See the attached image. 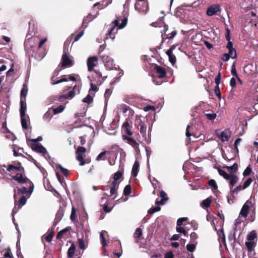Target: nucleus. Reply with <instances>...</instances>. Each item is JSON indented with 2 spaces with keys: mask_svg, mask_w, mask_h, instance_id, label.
Returning <instances> with one entry per match:
<instances>
[{
  "mask_svg": "<svg viewBox=\"0 0 258 258\" xmlns=\"http://www.w3.org/2000/svg\"><path fill=\"white\" fill-rule=\"evenodd\" d=\"M256 234L254 231H252L248 235L247 239L248 240L254 241V239L256 238Z\"/></svg>",
  "mask_w": 258,
  "mask_h": 258,
  "instance_id": "nucleus-45",
  "label": "nucleus"
},
{
  "mask_svg": "<svg viewBox=\"0 0 258 258\" xmlns=\"http://www.w3.org/2000/svg\"><path fill=\"white\" fill-rule=\"evenodd\" d=\"M21 107L20 109V115H26L25 112L26 111V103L25 100L21 99L20 101Z\"/></svg>",
  "mask_w": 258,
  "mask_h": 258,
  "instance_id": "nucleus-25",
  "label": "nucleus"
},
{
  "mask_svg": "<svg viewBox=\"0 0 258 258\" xmlns=\"http://www.w3.org/2000/svg\"><path fill=\"white\" fill-rule=\"evenodd\" d=\"M144 110L145 111H148L149 110L154 111L155 110V107L153 105H148L144 107Z\"/></svg>",
  "mask_w": 258,
  "mask_h": 258,
  "instance_id": "nucleus-59",
  "label": "nucleus"
},
{
  "mask_svg": "<svg viewBox=\"0 0 258 258\" xmlns=\"http://www.w3.org/2000/svg\"><path fill=\"white\" fill-rule=\"evenodd\" d=\"M53 78H54V77H52L51 78V81H52L51 84L53 85L60 83L63 82H66L69 80H71L72 81H76V79L73 75L63 76L61 77V78L60 79H59L56 81H55V82L53 81Z\"/></svg>",
  "mask_w": 258,
  "mask_h": 258,
  "instance_id": "nucleus-11",
  "label": "nucleus"
},
{
  "mask_svg": "<svg viewBox=\"0 0 258 258\" xmlns=\"http://www.w3.org/2000/svg\"><path fill=\"white\" fill-rule=\"evenodd\" d=\"M106 233L105 231H102L100 233V241L103 246L107 245V243L105 241L104 234Z\"/></svg>",
  "mask_w": 258,
  "mask_h": 258,
  "instance_id": "nucleus-35",
  "label": "nucleus"
},
{
  "mask_svg": "<svg viewBox=\"0 0 258 258\" xmlns=\"http://www.w3.org/2000/svg\"><path fill=\"white\" fill-rule=\"evenodd\" d=\"M176 229L177 232L182 233L185 236L187 234V232L183 227H182V225H178L177 224Z\"/></svg>",
  "mask_w": 258,
  "mask_h": 258,
  "instance_id": "nucleus-33",
  "label": "nucleus"
},
{
  "mask_svg": "<svg viewBox=\"0 0 258 258\" xmlns=\"http://www.w3.org/2000/svg\"><path fill=\"white\" fill-rule=\"evenodd\" d=\"M251 169L250 168V167L249 166H248L244 171V172L243 173V175L244 176H248V175H249V174L251 173Z\"/></svg>",
  "mask_w": 258,
  "mask_h": 258,
  "instance_id": "nucleus-57",
  "label": "nucleus"
},
{
  "mask_svg": "<svg viewBox=\"0 0 258 258\" xmlns=\"http://www.w3.org/2000/svg\"><path fill=\"white\" fill-rule=\"evenodd\" d=\"M237 168L238 165L236 163L233 164L231 166L226 167V168H227L228 171L230 172L229 174H228L222 169H218L219 174L225 179L229 181V184L231 187H233L238 180L237 176L234 174L237 170Z\"/></svg>",
  "mask_w": 258,
  "mask_h": 258,
  "instance_id": "nucleus-1",
  "label": "nucleus"
},
{
  "mask_svg": "<svg viewBox=\"0 0 258 258\" xmlns=\"http://www.w3.org/2000/svg\"><path fill=\"white\" fill-rule=\"evenodd\" d=\"M76 211H75L74 207H73L72 208V212H71V214L70 216V219L72 221H75V219H76Z\"/></svg>",
  "mask_w": 258,
  "mask_h": 258,
  "instance_id": "nucleus-50",
  "label": "nucleus"
},
{
  "mask_svg": "<svg viewBox=\"0 0 258 258\" xmlns=\"http://www.w3.org/2000/svg\"><path fill=\"white\" fill-rule=\"evenodd\" d=\"M216 134L222 142H226L231 137V132L229 130L225 129L222 132L216 131Z\"/></svg>",
  "mask_w": 258,
  "mask_h": 258,
  "instance_id": "nucleus-8",
  "label": "nucleus"
},
{
  "mask_svg": "<svg viewBox=\"0 0 258 258\" xmlns=\"http://www.w3.org/2000/svg\"><path fill=\"white\" fill-rule=\"evenodd\" d=\"M28 88L26 84L23 85V87L21 91V99L25 100L27 94Z\"/></svg>",
  "mask_w": 258,
  "mask_h": 258,
  "instance_id": "nucleus-27",
  "label": "nucleus"
},
{
  "mask_svg": "<svg viewBox=\"0 0 258 258\" xmlns=\"http://www.w3.org/2000/svg\"><path fill=\"white\" fill-rule=\"evenodd\" d=\"M95 73L96 76L93 82L96 83L98 85H101L105 80L106 77H102L101 73L99 71H95Z\"/></svg>",
  "mask_w": 258,
  "mask_h": 258,
  "instance_id": "nucleus-16",
  "label": "nucleus"
},
{
  "mask_svg": "<svg viewBox=\"0 0 258 258\" xmlns=\"http://www.w3.org/2000/svg\"><path fill=\"white\" fill-rule=\"evenodd\" d=\"M102 59L104 63L105 66L106 68L109 69H111L114 67V60L109 56L103 55L102 56Z\"/></svg>",
  "mask_w": 258,
  "mask_h": 258,
  "instance_id": "nucleus-12",
  "label": "nucleus"
},
{
  "mask_svg": "<svg viewBox=\"0 0 258 258\" xmlns=\"http://www.w3.org/2000/svg\"><path fill=\"white\" fill-rule=\"evenodd\" d=\"M13 178L20 183L30 182V180L26 177H24L21 173H18L13 176Z\"/></svg>",
  "mask_w": 258,
  "mask_h": 258,
  "instance_id": "nucleus-17",
  "label": "nucleus"
},
{
  "mask_svg": "<svg viewBox=\"0 0 258 258\" xmlns=\"http://www.w3.org/2000/svg\"><path fill=\"white\" fill-rule=\"evenodd\" d=\"M161 209L160 207L157 206V207H155L154 208H151L149 210H148V213H150V214H153L156 212H158L159 211H160Z\"/></svg>",
  "mask_w": 258,
  "mask_h": 258,
  "instance_id": "nucleus-54",
  "label": "nucleus"
},
{
  "mask_svg": "<svg viewBox=\"0 0 258 258\" xmlns=\"http://www.w3.org/2000/svg\"><path fill=\"white\" fill-rule=\"evenodd\" d=\"M221 82L220 73H219L218 76L215 79V82L216 84V86H219Z\"/></svg>",
  "mask_w": 258,
  "mask_h": 258,
  "instance_id": "nucleus-61",
  "label": "nucleus"
},
{
  "mask_svg": "<svg viewBox=\"0 0 258 258\" xmlns=\"http://www.w3.org/2000/svg\"><path fill=\"white\" fill-rule=\"evenodd\" d=\"M26 117V115H21V124L22 127L24 129L28 128Z\"/></svg>",
  "mask_w": 258,
  "mask_h": 258,
  "instance_id": "nucleus-32",
  "label": "nucleus"
},
{
  "mask_svg": "<svg viewBox=\"0 0 258 258\" xmlns=\"http://www.w3.org/2000/svg\"><path fill=\"white\" fill-rule=\"evenodd\" d=\"M86 151V148L83 147H78L77 149L76 152V159L80 162V166H83L85 164L89 163L91 161V160L89 158H87L85 160L84 159V156Z\"/></svg>",
  "mask_w": 258,
  "mask_h": 258,
  "instance_id": "nucleus-4",
  "label": "nucleus"
},
{
  "mask_svg": "<svg viewBox=\"0 0 258 258\" xmlns=\"http://www.w3.org/2000/svg\"><path fill=\"white\" fill-rule=\"evenodd\" d=\"M88 241V235L87 234L82 238H78L79 245L81 249L84 250L87 248Z\"/></svg>",
  "mask_w": 258,
  "mask_h": 258,
  "instance_id": "nucleus-13",
  "label": "nucleus"
},
{
  "mask_svg": "<svg viewBox=\"0 0 258 258\" xmlns=\"http://www.w3.org/2000/svg\"><path fill=\"white\" fill-rule=\"evenodd\" d=\"M128 106L125 104H121L119 105L118 109L120 110V111L122 112L123 113H125L127 112V111L128 110Z\"/></svg>",
  "mask_w": 258,
  "mask_h": 258,
  "instance_id": "nucleus-46",
  "label": "nucleus"
},
{
  "mask_svg": "<svg viewBox=\"0 0 258 258\" xmlns=\"http://www.w3.org/2000/svg\"><path fill=\"white\" fill-rule=\"evenodd\" d=\"M52 117V115L51 111L49 110L44 114L43 118L44 120L49 121Z\"/></svg>",
  "mask_w": 258,
  "mask_h": 258,
  "instance_id": "nucleus-36",
  "label": "nucleus"
},
{
  "mask_svg": "<svg viewBox=\"0 0 258 258\" xmlns=\"http://www.w3.org/2000/svg\"><path fill=\"white\" fill-rule=\"evenodd\" d=\"M122 129L126 134H128V135H132L130 126L128 122L127 121H125L123 123Z\"/></svg>",
  "mask_w": 258,
  "mask_h": 258,
  "instance_id": "nucleus-28",
  "label": "nucleus"
},
{
  "mask_svg": "<svg viewBox=\"0 0 258 258\" xmlns=\"http://www.w3.org/2000/svg\"><path fill=\"white\" fill-rule=\"evenodd\" d=\"M111 94V90L110 89H106L104 94V97L105 99H107L109 97L110 95Z\"/></svg>",
  "mask_w": 258,
  "mask_h": 258,
  "instance_id": "nucleus-64",
  "label": "nucleus"
},
{
  "mask_svg": "<svg viewBox=\"0 0 258 258\" xmlns=\"http://www.w3.org/2000/svg\"><path fill=\"white\" fill-rule=\"evenodd\" d=\"M140 164L139 162L137 161H136L134 164V165L132 170V174L134 177L137 176L139 169Z\"/></svg>",
  "mask_w": 258,
  "mask_h": 258,
  "instance_id": "nucleus-23",
  "label": "nucleus"
},
{
  "mask_svg": "<svg viewBox=\"0 0 258 258\" xmlns=\"http://www.w3.org/2000/svg\"><path fill=\"white\" fill-rule=\"evenodd\" d=\"M231 58V56L228 53H224L222 55L221 59L224 61H227Z\"/></svg>",
  "mask_w": 258,
  "mask_h": 258,
  "instance_id": "nucleus-62",
  "label": "nucleus"
},
{
  "mask_svg": "<svg viewBox=\"0 0 258 258\" xmlns=\"http://www.w3.org/2000/svg\"><path fill=\"white\" fill-rule=\"evenodd\" d=\"M93 100V98L89 94L84 99L83 101L87 103H90Z\"/></svg>",
  "mask_w": 258,
  "mask_h": 258,
  "instance_id": "nucleus-53",
  "label": "nucleus"
},
{
  "mask_svg": "<svg viewBox=\"0 0 258 258\" xmlns=\"http://www.w3.org/2000/svg\"><path fill=\"white\" fill-rule=\"evenodd\" d=\"M94 17L92 16L91 14H89L86 18H84L83 21V26H85V23H87L89 21H91L94 19Z\"/></svg>",
  "mask_w": 258,
  "mask_h": 258,
  "instance_id": "nucleus-40",
  "label": "nucleus"
},
{
  "mask_svg": "<svg viewBox=\"0 0 258 258\" xmlns=\"http://www.w3.org/2000/svg\"><path fill=\"white\" fill-rule=\"evenodd\" d=\"M112 0H108L105 2V0H103L100 3H97L94 5V7H98V9L101 10L106 8L109 4H111Z\"/></svg>",
  "mask_w": 258,
  "mask_h": 258,
  "instance_id": "nucleus-21",
  "label": "nucleus"
},
{
  "mask_svg": "<svg viewBox=\"0 0 258 258\" xmlns=\"http://www.w3.org/2000/svg\"><path fill=\"white\" fill-rule=\"evenodd\" d=\"M6 137L7 138V139H10L12 141H14L15 139H16V137L15 136V135L10 133V132H7V134L6 135Z\"/></svg>",
  "mask_w": 258,
  "mask_h": 258,
  "instance_id": "nucleus-55",
  "label": "nucleus"
},
{
  "mask_svg": "<svg viewBox=\"0 0 258 258\" xmlns=\"http://www.w3.org/2000/svg\"><path fill=\"white\" fill-rule=\"evenodd\" d=\"M26 203V199L25 196H23L19 200L18 203L15 202V205L13 209V212L14 213L15 211H17L22 206H24Z\"/></svg>",
  "mask_w": 258,
  "mask_h": 258,
  "instance_id": "nucleus-18",
  "label": "nucleus"
},
{
  "mask_svg": "<svg viewBox=\"0 0 258 258\" xmlns=\"http://www.w3.org/2000/svg\"><path fill=\"white\" fill-rule=\"evenodd\" d=\"M245 245L247 248L248 251L251 252L255 246V243L254 241L248 240V241L245 242Z\"/></svg>",
  "mask_w": 258,
  "mask_h": 258,
  "instance_id": "nucleus-30",
  "label": "nucleus"
},
{
  "mask_svg": "<svg viewBox=\"0 0 258 258\" xmlns=\"http://www.w3.org/2000/svg\"><path fill=\"white\" fill-rule=\"evenodd\" d=\"M227 53L230 55V56H231L232 59H234L237 56L236 51L234 48L229 50V52Z\"/></svg>",
  "mask_w": 258,
  "mask_h": 258,
  "instance_id": "nucleus-41",
  "label": "nucleus"
},
{
  "mask_svg": "<svg viewBox=\"0 0 258 258\" xmlns=\"http://www.w3.org/2000/svg\"><path fill=\"white\" fill-rule=\"evenodd\" d=\"M154 73L153 77V81L157 85H160L162 84L163 81L157 80V79H161L166 77V71L165 68L155 64L153 68Z\"/></svg>",
  "mask_w": 258,
  "mask_h": 258,
  "instance_id": "nucleus-3",
  "label": "nucleus"
},
{
  "mask_svg": "<svg viewBox=\"0 0 258 258\" xmlns=\"http://www.w3.org/2000/svg\"><path fill=\"white\" fill-rule=\"evenodd\" d=\"M113 26L110 29V31L108 32V35L111 36L112 34H114L117 33L118 28V24H119V20L118 19H116L113 22Z\"/></svg>",
  "mask_w": 258,
  "mask_h": 258,
  "instance_id": "nucleus-19",
  "label": "nucleus"
},
{
  "mask_svg": "<svg viewBox=\"0 0 258 258\" xmlns=\"http://www.w3.org/2000/svg\"><path fill=\"white\" fill-rule=\"evenodd\" d=\"M97 85H98L96 83L94 82L93 81H91L90 84L91 88L89 90V92H90L91 91H97L98 90Z\"/></svg>",
  "mask_w": 258,
  "mask_h": 258,
  "instance_id": "nucleus-38",
  "label": "nucleus"
},
{
  "mask_svg": "<svg viewBox=\"0 0 258 258\" xmlns=\"http://www.w3.org/2000/svg\"><path fill=\"white\" fill-rule=\"evenodd\" d=\"M252 206L251 201L248 200L245 203L241 209L238 217L235 220V225L236 227H237L245 220L249 212V210Z\"/></svg>",
  "mask_w": 258,
  "mask_h": 258,
  "instance_id": "nucleus-2",
  "label": "nucleus"
},
{
  "mask_svg": "<svg viewBox=\"0 0 258 258\" xmlns=\"http://www.w3.org/2000/svg\"><path fill=\"white\" fill-rule=\"evenodd\" d=\"M208 184L209 186L212 187L213 189L217 190L218 189V186L216 181L213 179H211L208 181Z\"/></svg>",
  "mask_w": 258,
  "mask_h": 258,
  "instance_id": "nucleus-44",
  "label": "nucleus"
},
{
  "mask_svg": "<svg viewBox=\"0 0 258 258\" xmlns=\"http://www.w3.org/2000/svg\"><path fill=\"white\" fill-rule=\"evenodd\" d=\"M116 19L119 20L118 28L122 29L127 24V18H124L123 19H120L117 18Z\"/></svg>",
  "mask_w": 258,
  "mask_h": 258,
  "instance_id": "nucleus-31",
  "label": "nucleus"
},
{
  "mask_svg": "<svg viewBox=\"0 0 258 258\" xmlns=\"http://www.w3.org/2000/svg\"><path fill=\"white\" fill-rule=\"evenodd\" d=\"M98 63V58L96 56H91L88 58L87 66L88 70L89 72H92L94 70V68L96 66Z\"/></svg>",
  "mask_w": 258,
  "mask_h": 258,
  "instance_id": "nucleus-10",
  "label": "nucleus"
},
{
  "mask_svg": "<svg viewBox=\"0 0 258 258\" xmlns=\"http://www.w3.org/2000/svg\"><path fill=\"white\" fill-rule=\"evenodd\" d=\"M58 168L60 169L62 173L65 175L67 176L68 174V169L63 168L61 165L58 164L57 165Z\"/></svg>",
  "mask_w": 258,
  "mask_h": 258,
  "instance_id": "nucleus-52",
  "label": "nucleus"
},
{
  "mask_svg": "<svg viewBox=\"0 0 258 258\" xmlns=\"http://www.w3.org/2000/svg\"><path fill=\"white\" fill-rule=\"evenodd\" d=\"M75 250L76 246L74 243H72L68 251V256L69 258L73 257Z\"/></svg>",
  "mask_w": 258,
  "mask_h": 258,
  "instance_id": "nucleus-29",
  "label": "nucleus"
},
{
  "mask_svg": "<svg viewBox=\"0 0 258 258\" xmlns=\"http://www.w3.org/2000/svg\"><path fill=\"white\" fill-rule=\"evenodd\" d=\"M206 115L207 118L209 120L214 119L216 117V114L215 113H207Z\"/></svg>",
  "mask_w": 258,
  "mask_h": 258,
  "instance_id": "nucleus-60",
  "label": "nucleus"
},
{
  "mask_svg": "<svg viewBox=\"0 0 258 258\" xmlns=\"http://www.w3.org/2000/svg\"><path fill=\"white\" fill-rule=\"evenodd\" d=\"M177 32L175 30L172 31L170 34H162V38L163 40L167 39H172L176 35Z\"/></svg>",
  "mask_w": 258,
  "mask_h": 258,
  "instance_id": "nucleus-26",
  "label": "nucleus"
},
{
  "mask_svg": "<svg viewBox=\"0 0 258 258\" xmlns=\"http://www.w3.org/2000/svg\"><path fill=\"white\" fill-rule=\"evenodd\" d=\"M220 11V6L217 5H214L208 8L207 10V14L209 16H212Z\"/></svg>",
  "mask_w": 258,
  "mask_h": 258,
  "instance_id": "nucleus-14",
  "label": "nucleus"
},
{
  "mask_svg": "<svg viewBox=\"0 0 258 258\" xmlns=\"http://www.w3.org/2000/svg\"><path fill=\"white\" fill-rule=\"evenodd\" d=\"M252 181L253 180L251 178H248L247 179H246L243 183V185L242 186V189H244L247 187H248L249 185L251 183Z\"/></svg>",
  "mask_w": 258,
  "mask_h": 258,
  "instance_id": "nucleus-39",
  "label": "nucleus"
},
{
  "mask_svg": "<svg viewBox=\"0 0 258 258\" xmlns=\"http://www.w3.org/2000/svg\"><path fill=\"white\" fill-rule=\"evenodd\" d=\"M106 153V151L102 152L101 153H100L98 155V156H97V157L96 158V160L99 161L101 160H105V158H103V157L105 155Z\"/></svg>",
  "mask_w": 258,
  "mask_h": 258,
  "instance_id": "nucleus-56",
  "label": "nucleus"
},
{
  "mask_svg": "<svg viewBox=\"0 0 258 258\" xmlns=\"http://www.w3.org/2000/svg\"><path fill=\"white\" fill-rule=\"evenodd\" d=\"M139 99L137 98H135V99L133 98H126L125 100H126V102L127 103L135 105L137 103V100H139Z\"/></svg>",
  "mask_w": 258,
  "mask_h": 258,
  "instance_id": "nucleus-42",
  "label": "nucleus"
},
{
  "mask_svg": "<svg viewBox=\"0 0 258 258\" xmlns=\"http://www.w3.org/2000/svg\"><path fill=\"white\" fill-rule=\"evenodd\" d=\"M29 142L32 150L38 153L42 154L45 158H46V156L47 155V152L43 146L37 142L36 140H30Z\"/></svg>",
  "mask_w": 258,
  "mask_h": 258,
  "instance_id": "nucleus-6",
  "label": "nucleus"
},
{
  "mask_svg": "<svg viewBox=\"0 0 258 258\" xmlns=\"http://www.w3.org/2000/svg\"><path fill=\"white\" fill-rule=\"evenodd\" d=\"M123 138L127 140V143L135 149L136 152L139 151V144L133 138L125 136H123Z\"/></svg>",
  "mask_w": 258,
  "mask_h": 258,
  "instance_id": "nucleus-15",
  "label": "nucleus"
},
{
  "mask_svg": "<svg viewBox=\"0 0 258 258\" xmlns=\"http://www.w3.org/2000/svg\"><path fill=\"white\" fill-rule=\"evenodd\" d=\"M64 109V106L62 105H60L58 107L53 108L52 109V111L53 112V114H56L61 113V112H62L63 111Z\"/></svg>",
  "mask_w": 258,
  "mask_h": 258,
  "instance_id": "nucleus-34",
  "label": "nucleus"
},
{
  "mask_svg": "<svg viewBox=\"0 0 258 258\" xmlns=\"http://www.w3.org/2000/svg\"><path fill=\"white\" fill-rule=\"evenodd\" d=\"M61 66L64 68H70L74 64V60L69 57L66 52L63 53L61 58Z\"/></svg>",
  "mask_w": 258,
  "mask_h": 258,
  "instance_id": "nucleus-9",
  "label": "nucleus"
},
{
  "mask_svg": "<svg viewBox=\"0 0 258 258\" xmlns=\"http://www.w3.org/2000/svg\"><path fill=\"white\" fill-rule=\"evenodd\" d=\"M142 229L141 228H137L134 234V237L136 240V242L138 243L140 241L141 239L142 238L141 236H142Z\"/></svg>",
  "mask_w": 258,
  "mask_h": 258,
  "instance_id": "nucleus-22",
  "label": "nucleus"
},
{
  "mask_svg": "<svg viewBox=\"0 0 258 258\" xmlns=\"http://www.w3.org/2000/svg\"><path fill=\"white\" fill-rule=\"evenodd\" d=\"M131 192V187L130 185H127L124 188L123 193L125 196L129 195Z\"/></svg>",
  "mask_w": 258,
  "mask_h": 258,
  "instance_id": "nucleus-49",
  "label": "nucleus"
},
{
  "mask_svg": "<svg viewBox=\"0 0 258 258\" xmlns=\"http://www.w3.org/2000/svg\"><path fill=\"white\" fill-rule=\"evenodd\" d=\"M80 91V87L79 86H74L72 90L69 91L67 94H62L59 97V100H63L64 99H71L76 95L79 94Z\"/></svg>",
  "mask_w": 258,
  "mask_h": 258,
  "instance_id": "nucleus-7",
  "label": "nucleus"
},
{
  "mask_svg": "<svg viewBox=\"0 0 258 258\" xmlns=\"http://www.w3.org/2000/svg\"><path fill=\"white\" fill-rule=\"evenodd\" d=\"M187 220V218L183 217L180 218L178 219L177 221V224L178 225H182L183 222L186 221Z\"/></svg>",
  "mask_w": 258,
  "mask_h": 258,
  "instance_id": "nucleus-63",
  "label": "nucleus"
},
{
  "mask_svg": "<svg viewBox=\"0 0 258 258\" xmlns=\"http://www.w3.org/2000/svg\"><path fill=\"white\" fill-rule=\"evenodd\" d=\"M196 243L188 244L186 245L187 250L189 252H193L196 248Z\"/></svg>",
  "mask_w": 258,
  "mask_h": 258,
  "instance_id": "nucleus-43",
  "label": "nucleus"
},
{
  "mask_svg": "<svg viewBox=\"0 0 258 258\" xmlns=\"http://www.w3.org/2000/svg\"><path fill=\"white\" fill-rule=\"evenodd\" d=\"M231 72V74L233 76L235 77L236 78L238 77L237 75V74L236 70L235 69L234 64H233V65L232 66Z\"/></svg>",
  "mask_w": 258,
  "mask_h": 258,
  "instance_id": "nucleus-58",
  "label": "nucleus"
},
{
  "mask_svg": "<svg viewBox=\"0 0 258 258\" xmlns=\"http://www.w3.org/2000/svg\"><path fill=\"white\" fill-rule=\"evenodd\" d=\"M172 49L170 48L166 51V54L168 56L170 61L172 64H174L176 61V57L172 53Z\"/></svg>",
  "mask_w": 258,
  "mask_h": 258,
  "instance_id": "nucleus-24",
  "label": "nucleus"
},
{
  "mask_svg": "<svg viewBox=\"0 0 258 258\" xmlns=\"http://www.w3.org/2000/svg\"><path fill=\"white\" fill-rule=\"evenodd\" d=\"M69 228H66L60 231L56 235V238L61 239L62 237L64 234L66 233L69 230Z\"/></svg>",
  "mask_w": 258,
  "mask_h": 258,
  "instance_id": "nucleus-37",
  "label": "nucleus"
},
{
  "mask_svg": "<svg viewBox=\"0 0 258 258\" xmlns=\"http://www.w3.org/2000/svg\"><path fill=\"white\" fill-rule=\"evenodd\" d=\"M135 8L141 14H146L149 9L147 0H136Z\"/></svg>",
  "mask_w": 258,
  "mask_h": 258,
  "instance_id": "nucleus-5",
  "label": "nucleus"
},
{
  "mask_svg": "<svg viewBox=\"0 0 258 258\" xmlns=\"http://www.w3.org/2000/svg\"><path fill=\"white\" fill-rule=\"evenodd\" d=\"M211 203V199L210 198H208L205 200L203 202V205L205 208H208L210 206Z\"/></svg>",
  "mask_w": 258,
  "mask_h": 258,
  "instance_id": "nucleus-47",
  "label": "nucleus"
},
{
  "mask_svg": "<svg viewBox=\"0 0 258 258\" xmlns=\"http://www.w3.org/2000/svg\"><path fill=\"white\" fill-rule=\"evenodd\" d=\"M140 133L144 137H146V127H145L143 123L140 124Z\"/></svg>",
  "mask_w": 258,
  "mask_h": 258,
  "instance_id": "nucleus-48",
  "label": "nucleus"
},
{
  "mask_svg": "<svg viewBox=\"0 0 258 258\" xmlns=\"http://www.w3.org/2000/svg\"><path fill=\"white\" fill-rule=\"evenodd\" d=\"M160 196L162 198V199L160 201L156 200V204L158 205H164L166 201L168 200V198H167V195L165 192L163 190H161L160 192Z\"/></svg>",
  "mask_w": 258,
  "mask_h": 258,
  "instance_id": "nucleus-20",
  "label": "nucleus"
},
{
  "mask_svg": "<svg viewBox=\"0 0 258 258\" xmlns=\"http://www.w3.org/2000/svg\"><path fill=\"white\" fill-rule=\"evenodd\" d=\"M122 176V173L120 171H117L114 174L113 179L118 181Z\"/></svg>",
  "mask_w": 258,
  "mask_h": 258,
  "instance_id": "nucleus-51",
  "label": "nucleus"
}]
</instances>
